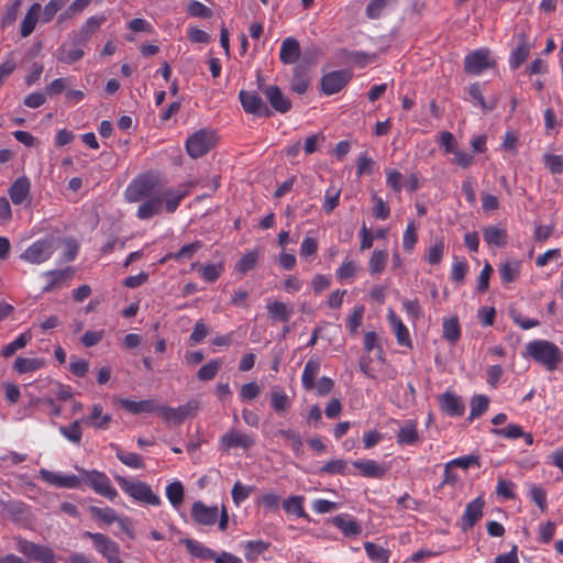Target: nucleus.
Instances as JSON below:
<instances>
[{
    "instance_id": "1",
    "label": "nucleus",
    "mask_w": 563,
    "mask_h": 563,
    "mask_svg": "<svg viewBox=\"0 0 563 563\" xmlns=\"http://www.w3.org/2000/svg\"><path fill=\"white\" fill-rule=\"evenodd\" d=\"M526 353L547 371L553 372L563 362V352L560 347L548 340H533L526 344Z\"/></svg>"
},
{
    "instance_id": "2",
    "label": "nucleus",
    "mask_w": 563,
    "mask_h": 563,
    "mask_svg": "<svg viewBox=\"0 0 563 563\" xmlns=\"http://www.w3.org/2000/svg\"><path fill=\"white\" fill-rule=\"evenodd\" d=\"M191 517L199 526L211 527L218 522L220 531H225L229 525V514L225 506L219 511L218 506H207L201 500H197L191 506Z\"/></svg>"
},
{
    "instance_id": "3",
    "label": "nucleus",
    "mask_w": 563,
    "mask_h": 563,
    "mask_svg": "<svg viewBox=\"0 0 563 563\" xmlns=\"http://www.w3.org/2000/svg\"><path fill=\"white\" fill-rule=\"evenodd\" d=\"M115 482L123 493L134 501L150 506H159L162 503L161 497L155 494L151 486L145 482L130 481L123 476H117Z\"/></svg>"
},
{
    "instance_id": "4",
    "label": "nucleus",
    "mask_w": 563,
    "mask_h": 563,
    "mask_svg": "<svg viewBox=\"0 0 563 563\" xmlns=\"http://www.w3.org/2000/svg\"><path fill=\"white\" fill-rule=\"evenodd\" d=\"M56 250V239L45 235L30 244L21 254L20 260L33 265L47 262Z\"/></svg>"
},
{
    "instance_id": "5",
    "label": "nucleus",
    "mask_w": 563,
    "mask_h": 563,
    "mask_svg": "<svg viewBox=\"0 0 563 563\" xmlns=\"http://www.w3.org/2000/svg\"><path fill=\"white\" fill-rule=\"evenodd\" d=\"M158 192L157 179L151 174H144L135 177L126 186L124 197L129 202H140Z\"/></svg>"
},
{
    "instance_id": "6",
    "label": "nucleus",
    "mask_w": 563,
    "mask_h": 563,
    "mask_svg": "<svg viewBox=\"0 0 563 563\" xmlns=\"http://www.w3.org/2000/svg\"><path fill=\"white\" fill-rule=\"evenodd\" d=\"M217 143L214 131L201 129L191 134L186 141V151L191 158H199L206 155Z\"/></svg>"
},
{
    "instance_id": "7",
    "label": "nucleus",
    "mask_w": 563,
    "mask_h": 563,
    "mask_svg": "<svg viewBox=\"0 0 563 563\" xmlns=\"http://www.w3.org/2000/svg\"><path fill=\"white\" fill-rule=\"evenodd\" d=\"M82 482L87 483L98 495L113 500L118 496L117 489L113 487L110 478L97 470H80Z\"/></svg>"
},
{
    "instance_id": "8",
    "label": "nucleus",
    "mask_w": 563,
    "mask_h": 563,
    "mask_svg": "<svg viewBox=\"0 0 563 563\" xmlns=\"http://www.w3.org/2000/svg\"><path fill=\"white\" fill-rule=\"evenodd\" d=\"M16 550L26 558L42 563H56L54 551L45 545L34 543L22 537H15Z\"/></svg>"
},
{
    "instance_id": "9",
    "label": "nucleus",
    "mask_w": 563,
    "mask_h": 563,
    "mask_svg": "<svg viewBox=\"0 0 563 563\" xmlns=\"http://www.w3.org/2000/svg\"><path fill=\"white\" fill-rule=\"evenodd\" d=\"M85 45L82 42H77L74 34L70 32L67 38L58 46L55 52L57 62L71 65L79 62L85 56Z\"/></svg>"
},
{
    "instance_id": "10",
    "label": "nucleus",
    "mask_w": 563,
    "mask_h": 563,
    "mask_svg": "<svg viewBox=\"0 0 563 563\" xmlns=\"http://www.w3.org/2000/svg\"><path fill=\"white\" fill-rule=\"evenodd\" d=\"M84 537L92 540L95 550L100 553L108 563H117L120 560V545L106 534L86 531Z\"/></svg>"
},
{
    "instance_id": "11",
    "label": "nucleus",
    "mask_w": 563,
    "mask_h": 563,
    "mask_svg": "<svg viewBox=\"0 0 563 563\" xmlns=\"http://www.w3.org/2000/svg\"><path fill=\"white\" fill-rule=\"evenodd\" d=\"M239 100L246 113L254 114L260 118H268L273 114L269 107L255 91L241 90L239 92Z\"/></svg>"
},
{
    "instance_id": "12",
    "label": "nucleus",
    "mask_w": 563,
    "mask_h": 563,
    "mask_svg": "<svg viewBox=\"0 0 563 563\" xmlns=\"http://www.w3.org/2000/svg\"><path fill=\"white\" fill-rule=\"evenodd\" d=\"M494 65L495 63L489 56V51L486 48L473 51L464 58V70L476 76Z\"/></svg>"
},
{
    "instance_id": "13",
    "label": "nucleus",
    "mask_w": 563,
    "mask_h": 563,
    "mask_svg": "<svg viewBox=\"0 0 563 563\" xmlns=\"http://www.w3.org/2000/svg\"><path fill=\"white\" fill-rule=\"evenodd\" d=\"M351 78V73L345 69L330 71L321 78V90L327 96L338 93L349 84Z\"/></svg>"
},
{
    "instance_id": "14",
    "label": "nucleus",
    "mask_w": 563,
    "mask_h": 563,
    "mask_svg": "<svg viewBox=\"0 0 563 563\" xmlns=\"http://www.w3.org/2000/svg\"><path fill=\"white\" fill-rule=\"evenodd\" d=\"M113 404L120 406L126 412L139 415V413H152L158 411L161 413L162 406L155 399L144 400H131L121 397H114Z\"/></svg>"
},
{
    "instance_id": "15",
    "label": "nucleus",
    "mask_w": 563,
    "mask_h": 563,
    "mask_svg": "<svg viewBox=\"0 0 563 563\" xmlns=\"http://www.w3.org/2000/svg\"><path fill=\"white\" fill-rule=\"evenodd\" d=\"M262 93L266 97L272 109L278 113H287L292 103L290 99L284 95L282 89L276 85L260 86Z\"/></svg>"
},
{
    "instance_id": "16",
    "label": "nucleus",
    "mask_w": 563,
    "mask_h": 563,
    "mask_svg": "<svg viewBox=\"0 0 563 563\" xmlns=\"http://www.w3.org/2000/svg\"><path fill=\"white\" fill-rule=\"evenodd\" d=\"M40 478L58 488H78L82 483L81 477L75 474L65 475L62 473L51 472L46 468L40 470Z\"/></svg>"
},
{
    "instance_id": "17",
    "label": "nucleus",
    "mask_w": 563,
    "mask_h": 563,
    "mask_svg": "<svg viewBox=\"0 0 563 563\" xmlns=\"http://www.w3.org/2000/svg\"><path fill=\"white\" fill-rule=\"evenodd\" d=\"M331 523L341 531L345 538H356L362 534L361 522L350 514H340L331 519Z\"/></svg>"
},
{
    "instance_id": "18",
    "label": "nucleus",
    "mask_w": 563,
    "mask_h": 563,
    "mask_svg": "<svg viewBox=\"0 0 563 563\" xmlns=\"http://www.w3.org/2000/svg\"><path fill=\"white\" fill-rule=\"evenodd\" d=\"M199 409V402L196 399L189 400L183 406L177 408L162 406L161 416L162 418L169 420L173 419L175 421H183L185 419H191L195 417Z\"/></svg>"
},
{
    "instance_id": "19",
    "label": "nucleus",
    "mask_w": 563,
    "mask_h": 563,
    "mask_svg": "<svg viewBox=\"0 0 563 563\" xmlns=\"http://www.w3.org/2000/svg\"><path fill=\"white\" fill-rule=\"evenodd\" d=\"M220 442L224 451H230L238 448L247 450L254 445L255 440L245 432L231 430L221 437Z\"/></svg>"
},
{
    "instance_id": "20",
    "label": "nucleus",
    "mask_w": 563,
    "mask_h": 563,
    "mask_svg": "<svg viewBox=\"0 0 563 563\" xmlns=\"http://www.w3.org/2000/svg\"><path fill=\"white\" fill-rule=\"evenodd\" d=\"M484 505L485 503L482 497H477L466 505L460 522V527L463 531L471 530L476 522L481 520Z\"/></svg>"
},
{
    "instance_id": "21",
    "label": "nucleus",
    "mask_w": 563,
    "mask_h": 563,
    "mask_svg": "<svg viewBox=\"0 0 563 563\" xmlns=\"http://www.w3.org/2000/svg\"><path fill=\"white\" fill-rule=\"evenodd\" d=\"M107 18L104 14H96L86 20V22L78 30L71 31L74 37L78 42H82L85 45H88L92 35L100 29V26L106 22Z\"/></svg>"
},
{
    "instance_id": "22",
    "label": "nucleus",
    "mask_w": 563,
    "mask_h": 563,
    "mask_svg": "<svg viewBox=\"0 0 563 563\" xmlns=\"http://www.w3.org/2000/svg\"><path fill=\"white\" fill-rule=\"evenodd\" d=\"M387 320L400 346L411 347L412 341L408 328L393 309L387 312Z\"/></svg>"
},
{
    "instance_id": "23",
    "label": "nucleus",
    "mask_w": 563,
    "mask_h": 563,
    "mask_svg": "<svg viewBox=\"0 0 563 563\" xmlns=\"http://www.w3.org/2000/svg\"><path fill=\"white\" fill-rule=\"evenodd\" d=\"M31 181L26 176L16 178L8 189L13 205L19 206L30 199Z\"/></svg>"
},
{
    "instance_id": "24",
    "label": "nucleus",
    "mask_w": 563,
    "mask_h": 563,
    "mask_svg": "<svg viewBox=\"0 0 563 563\" xmlns=\"http://www.w3.org/2000/svg\"><path fill=\"white\" fill-rule=\"evenodd\" d=\"M73 275L74 269L71 267L45 272L43 276L47 279V284L43 287L42 291L51 292L56 288H60Z\"/></svg>"
},
{
    "instance_id": "25",
    "label": "nucleus",
    "mask_w": 563,
    "mask_h": 563,
    "mask_svg": "<svg viewBox=\"0 0 563 563\" xmlns=\"http://www.w3.org/2000/svg\"><path fill=\"white\" fill-rule=\"evenodd\" d=\"M517 47L509 56V67L514 70L518 69L528 59L531 51V44L525 33H519Z\"/></svg>"
},
{
    "instance_id": "26",
    "label": "nucleus",
    "mask_w": 563,
    "mask_h": 563,
    "mask_svg": "<svg viewBox=\"0 0 563 563\" xmlns=\"http://www.w3.org/2000/svg\"><path fill=\"white\" fill-rule=\"evenodd\" d=\"M163 198L161 194H156L150 198H146L139 206L136 217L141 220H148L162 212Z\"/></svg>"
},
{
    "instance_id": "27",
    "label": "nucleus",
    "mask_w": 563,
    "mask_h": 563,
    "mask_svg": "<svg viewBox=\"0 0 563 563\" xmlns=\"http://www.w3.org/2000/svg\"><path fill=\"white\" fill-rule=\"evenodd\" d=\"M441 409L452 418L462 417L465 406L462 398L452 393H444L440 398Z\"/></svg>"
},
{
    "instance_id": "28",
    "label": "nucleus",
    "mask_w": 563,
    "mask_h": 563,
    "mask_svg": "<svg viewBox=\"0 0 563 563\" xmlns=\"http://www.w3.org/2000/svg\"><path fill=\"white\" fill-rule=\"evenodd\" d=\"M300 44L295 37H286L280 45L279 60L285 65L296 63L300 57Z\"/></svg>"
},
{
    "instance_id": "29",
    "label": "nucleus",
    "mask_w": 563,
    "mask_h": 563,
    "mask_svg": "<svg viewBox=\"0 0 563 563\" xmlns=\"http://www.w3.org/2000/svg\"><path fill=\"white\" fill-rule=\"evenodd\" d=\"M42 5L38 2L33 3L26 11L20 27V35L22 37L30 36L36 27L37 22H41Z\"/></svg>"
},
{
    "instance_id": "30",
    "label": "nucleus",
    "mask_w": 563,
    "mask_h": 563,
    "mask_svg": "<svg viewBox=\"0 0 563 563\" xmlns=\"http://www.w3.org/2000/svg\"><path fill=\"white\" fill-rule=\"evenodd\" d=\"M353 466L364 477L382 478L386 473V467L374 460H356L353 462Z\"/></svg>"
},
{
    "instance_id": "31",
    "label": "nucleus",
    "mask_w": 563,
    "mask_h": 563,
    "mask_svg": "<svg viewBox=\"0 0 563 563\" xmlns=\"http://www.w3.org/2000/svg\"><path fill=\"white\" fill-rule=\"evenodd\" d=\"M203 246L202 241L196 240L192 243L181 246L177 252L167 253L159 262L166 263L167 261L179 262L181 260L191 258Z\"/></svg>"
},
{
    "instance_id": "32",
    "label": "nucleus",
    "mask_w": 563,
    "mask_h": 563,
    "mask_svg": "<svg viewBox=\"0 0 563 563\" xmlns=\"http://www.w3.org/2000/svg\"><path fill=\"white\" fill-rule=\"evenodd\" d=\"M266 310L272 320L280 322H288L294 313L290 306L278 300L268 302Z\"/></svg>"
},
{
    "instance_id": "33",
    "label": "nucleus",
    "mask_w": 563,
    "mask_h": 563,
    "mask_svg": "<svg viewBox=\"0 0 563 563\" xmlns=\"http://www.w3.org/2000/svg\"><path fill=\"white\" fill-rule=\"evenodd\" d=\"M320 372V361L318 358H309L305 364L301 375V385L305 390L314 388L316 378Z\"/></svg>"
},
{
    "instance_id": "34",
    "label": "nucleus",
    "mask_w": 563,
    "mask_h": 563,
    "mask_svg": "<svg viewBox=\"0 0 563 563\" xmlns=\"http://www.w3.org/2000/svg\"><path fill=\"white\" fill-rule=\"evenodd\" d=\"M191 269L198 271L201 278L208 283H214L224 272V265L222 263L201 265L199 263H192Z\"/></svg>"
},
{
    "instance_id": "35",
    "label": "nucleus",
    "mask_w": 563,
    "mask_h": 563,
    "mask_svg": "<svg viewBox=\"0 0 563 563\" xmlns=\"http://www.w3.org/2000/svg\"><path fill=\"white\" fill-rule=\"evenodd\" d=\"M188 552L201 561H210L216 558V552L209 548H207L203 543L194 540V539H185L183 540Z\"/></svg>"
},
{
    "instance_id": "36",
    "label": "nucleus",
    "mask_w": 563,
    "mask_h": 563,
    "mask_svg": "<svg viewBox=\"0 0 563 563\" xmlns=\"http://www.w3.org/2000/svg\"><path fill=\"white\" fill-rule=\"evenodd\" d=\"M0 506L3 512L14 521L22 520L23 518H25V515L29 510L27 506L20 500H1Z\"/></svg>"
},
{
    "instance_id": "37",
    "label": "nucleus",
    "mask_w": 563,
    "mask_h": 563,
    "mask_svg": "<svg viewBox=\"0 0 563 563\" xmlns=\"http://www.w3.org/2000/svg\"><path fill=\"white\" fill-rule=\"evenodd\" d=\"M188 195L189 191L187 189H167L163 194H161V197L163 198V202H165L166 211L173 213L177 210L183 199Z\"/></svg>"
},
{
    "instance_id": "38",
    "label": "nucleus",
    "mask_w": 563,
    "mask_h": 563,
    "mask_svg": "<svg viewBox=\"0 0 563 563\" xmlns=\"http://www.w3.org/2000/svg\"><path fill=\"white\" fill-rule=\"evenodd\" d=\"M388 263V252L386 250H375L368 260V272L372 276L380 275Z\"/></svg>"
},
{
    "instance_id": "39",
    "label": "nucleus",
    "mask_w": 563,
    "mask_h": 563,
    "mask_svg": "<svg viewBox=\"0 0 563 563\" xmlns=\"http://www.w3.org/2000/svg\"><path fill=\"white\" fill-rule=\"evenodd\" d=\"M484 241L488 245L501 247L507 243V232L496 225H488L483 230Z\"/></svg>"
},
{
    "instance_id": "40",
    "label": "nucleus",
    "mask_w": 563,
    "mask_h": 563,
    "mask_svg": "<svg viewBox=\"0 0 563 563\" xmlns=\"http://www.w3.org/2000/svg\"><path fill=\"white\" fill-rule=\"evenodd\" d=\"M310 86V76L302 67H295L290 82V88L298 95H303Z\"/></svg>"
},
{
    "instance_id": "41",
    "label": "nucleus",
    "mask_w": 563,
    "mask_h": 563,
    "mask_svg": "<svg viewBox=\"0 0 563 563\" xmlns=\"http://www.w3.org/2000/svg\"><path fill=\"white\" fill-rule=\"evenodd\" d=\"M461 325L456 316L445 319L442 323V336L451 344H455L461 339Z\"/></svg>"
},
{
    "instance_id": "42",
    "label": "nucleus",
    "mask_w": 563,
    "mask_h": 563,
    "mask_svg": "<svg viewBox=\"0 0 563 563\" xmlns=\"http://www.w3.org/2000/svg\"><path fill=\"white\" fill-rule=\"evenodd\" d=\"M364 550L373 563H389L390 551L374 542L366 541Z\"/></svg>"
},
{
    "instance_id": "43",
    "label": "nucleus",
    "mask_w": 563,
    "mask_h": 563,
    "mask_svg": "<svg viewBox=\"0 0 563 563\" xmlns=\"http://www.w3.org/2000/svg\"><path fill=\"white\" fill-rule=\"evenodd\" d=\"M290 404L291 401L284 389L278 386L272 388L271 406L276 412H285L289 409Z\"/></svg>"
},
{
    "instance_id": "44",
    "label": "nucleus",
    "mask_w": 563,
    "mask_h": 563,
    "mask_svg": "<svg viewBox=\"0 0 563 563\" xmlns=\"http://www.w3.org/2000/svg\"><path fill=\"white\" fill-rule=\"evenodd\" d=\"M261 257L260 250H252L246 252L235 264V271L242 275L255 268Z\"/></svg>"
},
{
    "instance_id": "45",
    "label": "nucleus",
    "mask_w": 563,
    "mask_h": 563,
    "mask_svg": "<svg viewBox=\"0 0 563 563\" xmlns=\"http://www.w3.org/2000/svg\"><path fill=\"white\" fill-rule=\"evenodd\" d=\"M305 497L303 496H290L286 498L283 503L284 510L287 514H292L297 516L298 518H308V514L305 511L303 508Z\"/></svg>"
},
{
    "instance_id": "46",
    "label": "nucleus",
    "mask_w": 563,
    "mask_h": 563,
    "mask_svg": "<svg viewBox=\"0 0 563 563\" xmlns=\"http://www.w3.org/2000/svg\"><path fill=\"white\" fill-rule=\"evenodd\" d=\"M45 365L44 360L36 357H18L14 362L13 368L20 373H32L42 368Z\"/></svg>"
},
{
    "instance_id": "47",
    "label": "nucleus",
    "mask_w": 563,
    "mask_h": 563,
    "mask_svg": "<svg viewBox=\"0 0 563 563\" xmlns=\"http://www.w3.org/2000/svg\"><path fill=\"white\" fill-rule=\"evenodd\" d=\"M88 511L90 512L93 519L99 520L108 526L119 520L117 511L110 507L101 508L97 506H90L88 508Z\"/></svg>"
},
{
    "instance_id": "48",
    "label": "nucleus",
    "mask_w": 563,
    "mask_h": 563,
    "mask_svg": "<svg viewBox=\"0 0 563 563\" xmlns=\"http://www.w3.org/2000/svg\"><path fill=\"white\" fill-rule=\"evenodd\" d=\"M69 0H49L41 11V23L47 24L53 21L58 11H60Z\"/></svg>"
},
{
    "instance_id": "49",
    "label": "nucleus",
    "mask_w": 563,
    "mask_h": 563,
    "mask_svg": "<svg viewBox=\"0 0 563 563\" xmlns=\"http://www.w3.org/2000/svg\"><path fill=\"white\" fill-rule=\"evenodd\" d=\"M471 411H470V420H475L481 418V416L487 411L489 406V398L485 395H475L472 397L471 402Z\"/></svg>"
},
{
    "instance_id": "50",
    "label": "nucleus",
    "mask_w": 563,
    "mask_h": 563,
    "mask_svg": "<svg viewBox=\"0 0 563 563\" xmlns=\"http://www.w3.org/2000/svg\"><path fill=\"white\" fill-rule=\"evenodd\" d=\"M275 435L280 437L285 441V443L294 450L296 455H299L301 453L302 439L298 432L291 429H280L277 431Z\"/></svg>"
},
{
    "instance_id": "51",
    "label": "nucleus",
    "mask_w": 563,
    "mask_h": 563,
    "mask_svg": "<svg viewBox=\"0 0 563 563\" xmlns=\"http://www.w3.org/2000/svg\"><path fill=\"white\" fill-rule=\"evenodd\" d=\"M528 497L533 501L541 512H545L548 509V495L547 490L537 484H530L528 490Z\"/></svg>"
},
{
    "instance_id": "52",
    "label": "nucleus",
    "mask_w": 563,
    "mask_h": 563,
    "mask_svg": "<svg viewBox=\"0 0 563 563\" xmlns=\"http://www.w3.org/2000/svg\"><path fill=\"white\" fill-rule=\"evenodd\" d=\"M358 263L346 257L341 266L335 271V277L339 282L353 279L358 271Z\"/></svg>"
},
{
    "instance_id": "53",
    "label": "nucleus",
    "mask_w": 563,
    "mask_h": 563,
    "mask_svg": "<svg viewBox=\"0 0 563 563\" xmlns=\"http://www.w3.org/2000/svg\"><path fill=\"white\" fill-rule=\"evenodd\" d=\"M115 456L121 463L133 470H142L145 467L143 457L137 453L118 450Z\"/></svg>"
},
{
    "instance_id": "54",
    "label": "nucleus",
    "mask_w": 563,
    "mask_h": 563,
    "mask_svg": "<svg viewBox=\"0 0 563 563\" xmlns=\"http://www.w3.org/2000/svg\"><path fill=\"white\" fill-rule=\"evenodd\" d=\"M221 366L222 362L220 360H211L198 369L197 378L201 382H209L217 376Z\"/></svg>"
},
{
    "instance_id": "55",
    "label": "nucleus",
    "mask_w": 563,
    "mask_h": 563,
    "mask_svg": "<svg viewBox=\"0 0 563 563\" xmlns=\"http://www.w3.org/2000/svg\"><path fill=\"white\" fill-rule=\"evenodd\" d=\"M31 339H32V335H31V333L29 331H25V332L21 333L12 342L7 344L2 349L1 355L3 357L12 356L18 350L24 347Z\"/></svg>"
},
{
    "instance_id": "56",
    "label": "nucleus",
    "mask_w": 563,
    "mask_h": 563,
    "mask_svg": "<svg viewBox=\"0 0 563 563\" xmlns=\"http://www.w3.org/2000/svg\"><path fill=\"white\" fill-rule=\"evenodd\" d=\"M185 490L180 482H173L166 487V497L173 507L177 508L184 501Z\"/></svg>"
},
{
    "instance_id": "57",
    "label": "nucleus",
    "mask_w": 563,
    "mask_h": 563,
    "mask_svg": "<svg viewBox=\"0 0 563 563\" xmlns=\"http://www.w3.org/2000/svg\"><path fill=\"white\" fill-rule=\"evenodd\" d=\"M269 548V543L263 540H251L245 544V559L247 561L256 560Z\"/></svg>"
},
{
    "instance_id": "58",
    "label": "nucleus",
    "mask_w": 563,
    "mask_h": 563,
    "mask_svg": "<svg viewBox=\"0 0 563 563\" xmlns=\"http://www.w3.org/2000/svg\"><path fill=\"white\" fill-rule=\"evenodd\" d=\"M418 242L417 227L413 220H409L402 234V247L410 253Z\"/></svg>"
},
{
    "instance_id": "59",
    "label": "nucleus",
    "mask_w": 563,
    "mask_h": 563,
    "mask_svg": "<svg viewBox=\"0 0 563 563\" xmlns=\"http://www.w3.org/2000/svg\"><path fill=\"white\" fill-rule=\"evenodd\" d=\"M372 200L374 202L372 214L375 219L386 220L390 216V208L387 202L384 201L382 197L377 194L372 195Z\"/></svg>"
},
{
    "instance_id": "60",
    "label": "nucleus",
    "mask_w": 563,
    "mask_h": 563,
    "mask_svg": "<svg viewBox=\"0 0 563 563\" xmlns=\"http://www.w3.org/2000/svg\"><path fill=\"white\" fill-rule=\"evenodd\" d=\"M341 190L334 186H330L324 192L323 210L325 213H331L340 201Z\"/></svg>"
},
{
    "instance_id": "61",
    "label": "nucleus",
    "mask_w": 563,
    "mask_h": 563,
    "mask_svg": "<svg viewBox=\"0 0 563 563\" xmlns=\"http://www.w3.org/2000/svg\"><path fill=\"white\" fill-rule=\"evenodd\" d=\"M397 438L398 442L402 445L415 444L419 439L416 424H405L398 431Z\"/></svg>"
},
{
    "instance_id": "62",
    "label": "nucleus",
    "mask_w": 563,
    "mask_h": 563,
    "mask_svg": "<svg viewBox=\"0 0 563 563\" xmlns=\"http://www.w3.org/2000/svg\"><path fill=\"white\" fill-rule=\"evenodd\" d=\"M444 250V240L440 239L427 250V261L431 265H439L443 258Z\"/></svg>"
},
{
    "instance_id": "63",
    "label": "nucleus",
    "mask_w": 563,
    "mask_h": 563,
    "mask_svg": "<svg viewBox=\"0 0 563 563\" xmlns=\"http://www.w3.org/2000/svg\"><path fill=\"white\" fill-rule=\"evenodd\" d=\"M252 490L253 488L251 486H245L240 481L235 482L231 490L233 504L240 506L250 497Z\"/></svg>"
},
{
    "instance_id": "64",
    "label": "nucleus",
    "mask_w": 563,
    "mask_h": 563,
    "mask_svg": "<svg viewBox=\"0 0 563 563\" xmlns=\"http://www.w3.org/2000/svg\"><path fill=\"white\" fill-rule=\"evenodd\" d=\"M543 163L545 167L552 173V174H562L563 173V156L556 155V154H544Z\"/></svg>"
}]
</instances>
